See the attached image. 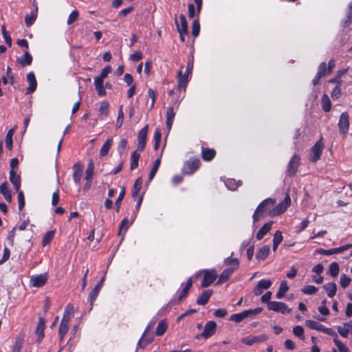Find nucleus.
Instances as JSON below:
<instances>
[{"mask_svg":"<svg viewBox=\"0 0 352 352\" xmlns=\"http://www.w3.org/2000/svg\"><path fill=\"white\" fill-rule=\"evenodd\" d=\"M276 200L272 198H267L263 200L256 208L253 214V220L254 222L258 221L265 214L269 215V211L272 210V208L274 206Z\"/></svg>","mask_w":352,"mask_h":352,"instance_id":"1","label":"nucleus"},{"mask_svg":"<svg viewBox=\"0 0 352 352\" xmlns=\"http://www.w3.org/2000/svg\"><path fill=\"white\" fill-rule=\"evenodd\" d=\"M262 311L263 309L261 307H257L254 309L245 310L241 313L232 314L230 316V320L235 322H241L246 318L259 314Z\"/></svg>","mask_w":352,"mask_h":352,"instance_id":"2","label":"nucleus"},{"mask_svg":"<svg viewBox=\"0 0 352 352\" xmlns=\"http://www.w3.org/2000/svg\"><path fill=\"white\" fill-rule=\"evenodd\" d=\"M291 204V199L288 193L286 194L285 199L277 206L269 211L270 217H276L283 213Z\"/></svg>","mask_w":352,"mask_h":352,"instance_id":"3","label":"nucleus"},{"mask_svg":"<svg viewBox=\"0 0 352 352\" xmlns=\"http://www.w3.org/2000/svg\"><path fill=\"white\" fill-rule=\"evenodd\" d=\"M323 148H324V144L322 141V139H320L316 142V144L312 147V148L310 151V154H309L310 161L312 162H316L320 158Z\"/></svg>","mask_w":352,"mask_h":352,"instance_id":"4","label":"nucleus"},{"mask_svg":"<svg viewBox=\"0 0 352 352\" xmlns=\"http://www.w3.org/2000/svg\"><path fill=\"white\" fill-rule=\"evenodd\" d=\"M200 164L201 162L199 159H190L184 164V173L186 175H191L199 168Z\"/></svg>","mask_w":352,"mask_h":352,"instance_id":"5","label":"nucleus"},{"mask_svg":"<svg viewBox=\"0 0 352 352\" xmlns=\"http://www.w3.org/2000/svg\"><path fill=\"white\" fill-rule=\"evenodd\" d=\"M338 125L340 133H347L350 125L349 116L347 112H344L340 115Z\"/></svg>","mask_w":352,"mask_h":352,"instance_id":"6","label":"nucleus"},{"mask_svg":"<svg viewBox=\"0 0 352 352\" xmlns=\"http://www.w3.org/2000/svg\"><path fill=\"white\" fill-rule=\"evenodd\" d=\"M300 163V157L299 155L295 154L290 160L287 169V173L289 176H294L298 171Z\"/></svg>","mask_w":352,"mask_h":352,"instance_id":"7","label":"nucleus"},{"mask_svg":"<svg viewBox=\"0 0 352 352\" xmlns=\"http://www.w3.org/2000/svg\"><path fill=\"white\" fill-rule=\"evenodd\" d=\"M204 278L202 283L201 284V287H207L211 283H212L217 278V272L214 270H204L203 271Z\"/></svg>","mask_w":352,"mask_h":352,"instance_id":"8","label":"nucleus"},{"mask_svg":"<svg viewBox=\"0 0 352 352\" xmlns=\"http://www.w3.org/2000/svg\"><path fill=\"white\" fill-rule=\"evenodd\" d=\"M268 309L280 312L284 314L285 313H289L291 311V309H289L287 305L283 302L278 301H272L268 302Z\"/></svg>","mask_w":352,"mask_h":352,"instance_id":"9","label":"nucleus"},{"mask_svg":"<svg viewBox=\"0 0 352 352\" xmlns=\"http://www.w3.org/2000/svg\"><path fill=\"white\" fill-rule=\"evenodd\" d=\"M148 130V126H144L138 133V150L142 151L146 146V135Z\"/></svg>","mask_w":352,"mask_h":352,"instance_id":"10","label":"nucleus"},{"mask_svg":"<svg viewBox=\"0 0 352 352\" xmlns=\"http://www.w3.org/2000/svg\"><path fill=\"white\" fill-rule=\"evenodd\" d=\"M350 248H352V244H346L343 246L336 248H331L329 250H324V249H318L317 252L319 254H323V255H331L334 254H339L341 253L345 250H347Z\"/></svg>","mask_w":352,"mask_h":352,"instance_id":"11","label":"nucleus"},{"mask_svg":"<svg viewBox=\"0 0 352 352\" xmlns=\"http://www.w3.org/2000/svg\"><path fill=\"white\" fill-rule=\"evenodd\" d=\"M267 336L263 334L258 336H247L242 339L241 342L248 346L253 345L255 343L263 342L267 340Z\"/></svg>","mask_w":352,"mask_h":352,"instance_id":"12","label":"nucleus"},{"mask_svg":"<svg viewBox=\"0 0 352 352\" xmlns=\"http://www.w3.org/2000/svg\"><path fill=\"white\" fill-rule=\"evenodd\" d=\"M217 328V324L214 321H209L204 326V331L201 336L204 338H208L214 334Z\"/></svg>","mask_w":352,"mask_h":352,"instance_id":"13","label":"nucleus"},{"mask_svg":"<svg viewBox=\"0 0 352 352\" xmlns=\"http://www.w3.org/2000/svg\"><path fill=\"white\" fill-rule=\"evenodd\" d=\"M272 283L270 280L262 279L254 289V293L256 296L261 295L264 289H267L272 285Z\"/></svg>","mask_w":352,"mask_h":352,"instance_id":"14","label":"nucleus"},{"mask_svg":"<svg viewBox=\"0 0 352 352\" xmlns=\"http://www.w3.org/2000/svg\"><path fill=\"white\" fill-rule=\"evenodd\" d=\"M151 327H152V324H149L148 325V327L145 329L142 338L140 339V340L138 342V347L144 348L147 344H148L153 342V337H146Z\"/></svg>","mask_w":352,"mask_h":352,"instance_id":"15","label":"nucleus"},{"mask_svg":"<svg viewBox=\"0 0 352 352\" xmlns=\"http://www.w3.org/2000/svg\"><path fill=\"white\" fill-rule=\"evenodd\" d=\"M47 279V276L46 274L33 276L30 278V283L33 287H40L46 283Z\"/></svg>","mask_w":352,"mask_h":352,"instance_id":"16","label":"nucleus"},{"mask_svg":"<svg viewBox=\"0 0 352 352\" xmlns=\"http://www.w3.org/2000/svg\"><path fill=\"white\" fill-rule=\"evenodd\" d=\"M27 80L29 83V87L27 88L26 94H30L36 90L37 87L36 80L33 72H30L27 74Z\"/></svg>","mask_w":352,"mask_h":352,"instance_id":"17","label":"nucleus"},{"mask_svg":"<svg viewBox=\"0 0 352 352\" xmlns=\"http://www.w3.org/2000/svg\"><path fill=\"white\" fill-rule=\"evenodd\" d=\"M104 280V277H102L101 278V280L95 286L94 289L89 294L88 300H89V302H90V305H93L94 302L95 301L97 296H98L99 292L103 285Z\"/></svg>","mask_w":352,"mask_h":352,"instance_id":"18","label":"nucleus"},{"mask_svg":"<svg viewBox=\"0 0 352 352\" xmlns=\"http://www.w3.org/2000/svg\"><path fill=\"white\" fill-rule=\"evenodd\" d=\"M73 179L76 184H79L81 179L82 173L83 170V166L80 163H76L73 166Z\"/></svg>","mask_w":352,"mask_h":352,"instance_id":"19","label":"nucleus"},{"mask_svg":"<svg viewBox=\"0 0 352 352\" xmlns=\"http://www.w3.org/2000/svg\"><path fill=\"white\" fill-rule=\"evenodd\" d=\"M189 76L186 74H183L182 69L179 70L177 76L178 81V87L179 89H186L188 82Z\"/></svg>","mask_w":352,"mask_h":352,"instance_id":"20","label":"nucleus"},{"mask_svg":"<svg viewBox=\"0 0 352 352\" xmlns=\"http://www.w3.org/2000/svg\"><path fill=\"white\" fill-rule=\"evenodd\" d=\"M0 193H1L3 195L5 199L7 201L11 202L12 192H11L10 188L8 186V184L6 182L2 183L0 185Z\"/></svg>","mask_w":352,"mask_h":352,"instance_id":"21","label":"nucleus"},{"mask_svg":"<svg viewBox=\"0 0 352 352\" xmlns=\"http://www.w3.org/2000/svg\"><path fill=\"white\" fill-rule=\"evenodd\" d=\"M45 327V320L40 318L36 329V334L38 337V342H40L44 337V329Z\"/></svg>","mask_w":352,"mask_h":352,"instance_id":"22","label":"nucleus"},{"mask_svg":"<svg viewBox=\"0 0 352 352\" xmlns=\"http://www.w3.org/2000/svg\"><path fill=\"white\" fill-rule=\"evenodd\" d=\"M338 331L341 336L346 338L349 333H352V321L344 323L342 327H338Z\"/></svg>","mask_w":352,"mask_h":352,"instance_id":"23","label":"nucleus"},{"mask_svg":"<svg viewBox=\"0 0 352 352\" xmlns=\"http://www.w3.org/2000/svg\"><path fill=\"white\" fill-rule=\"evenodd\" d=\"M216 155V151L213 148H202L201 157L204 161H211Z\"/></svg>","mask_w":352,"mask_h":352,"instance_id":"24","label":"nucleus"},{"mask_svg":"<svg viewBox=\"0 0 352 352\" xmlns=\"http://www.w3.org/2000/svg\"><path fill=\"white\" fill-rule=\"evenodd\" d=\"M10 181L13 184L16 191H19L21 186V178L14 170L10 171Z\"/></svg>","mask_w":352,"mask_h":352,"instance_id":"25","label":"nucleus"},{"mask_svg":"<svg viewBox=\"0 0 352 352\" xmlns=\"http://www.w3.org/2000/svg\"><path fill=\"white\" fill-rule=\"evenodd\" d=\"M212 294V290H210V289L204 290L201 293V294L197 298V301H196L197 304H198L199 305H206L208 302V301Z\"/></svg>","mask_w":352,"mask_h":352,"instance_id":"26","label":"nucleus"},{"mask_svg":"<svg viewBox=\"0 0 352 352\" xmlns=\"http://www.w3.org/2000/svg\"><path fill=\"white\" fill-rule=\"evenodd\" d=\"M234 272V268H226L225 269L223 272L221 274L219 278L217 283V285H221L225 282H226L232 273Z\"/></svg>","mask_w":352,"mask_h":352,"instance_id":"27","label":"nucleus"},{"mask_svg":"<svg viewBox=\"0 0 352 352\" xmlns=\"http://www.w3.org/2000/svg\"><path fill=\"white\" fill-rule=\"evenodd\" d=\"M272 222H268L265 223L257 232L256 236V239L258 240H261L264 237V236L270 231V230L272 229Z\"/></svg>","mask_w":352,"mask_h":352,"instance_id":"28","label":"nucleus"},{"mask_svg":"<svg viewBox=\"0 0 352 352\" xmlns=\"http://www.w3.org/2000/svg\"><path fill=\"white\" fill-rule=\"evenodd\" d=\"M74 306L72 304H68L65 309V311H64V314H63L62 320L69 322L71 318L74 316Z\"/></svg>","mask_w":352,"mask_h":352,"instance_id":"29","label":"nucleus"},{"mask_svg":"<svg viewBox=\"0 0 352 352\" xmlns=\"http://www.w3.org/2000/svg\"><path fill=\"white\" fill-rule=\"evenodd\" d=\"M17 61L22 67H25L31 65L32 57L31 54L26 51L22 56L17 58Z\"/></svg>","mask_w":352,"mask_h":352,"instance_id":"30","label":"nucleus"},{"mask_svg":"<svg viewBox=\"0 0 352 352\" xmlns=\"http://www.w3.org/2000/svg\"><path fill=\"white\" fill-rule=\"evenodd\" d=\"M175 113L173 107H168L166 111V126L168 130L170 131L174 120Z\"/></svg>","mask_w":352,"mask_h":352,"instance_id":"31","label":"nucleus"},{"mask_svg":"<svg viewBox=\"0 0 352 352\" xmlns=\"http://www.w3.org/2000/svg\"><path fill=\"white\" fill-rule=\"evenodd\" d=\"M179 20L180 24H178L177 20H175L177 31L188 32V23L186 19V16L184 14H181L179 16Z\"/></svg>","mask_w":352,"mask_h":352,"instance_id":"32","label":"nucleus"},{"mask_svg":"<svg viewBox=\"0 0 352 352\" xmlns=\"http://www.w3.org/2000/svg\"><path fill=\"white\" fill-rule=\"evenodd\" d=\"M323 288L325 289L327 296L329 298H333L337 291V286L336 284L334 283H329L323 286Z\"/></svg>","mask_w":352,"mask_h":352,"instance_id":"33","label":"nucleus"},{"mask_svg":"<svg viewBox=\"0 0 352 352\" xmlns=\"http://www.w3.org/2000/svg\"><path fill=\"white\" fill-rule=\"evenodd\" d=\"M270 246L264 245L260 248L257 252L256 257L258 260L264 261L269 255Z\"/></svg>","mask_w":352,"mask_h":352,"instance_id":"34","label":"nucleus"},{"mask_svg":"<svg viewBox=\"0 0 352 352\" xmlns=\"http://www.w3.org/2000/svg\"><path fill=\"white\" fill-rule=\"evenodd\" d=\"M69 322L67 321H64L61 320L59 329H58V334L60 337V340H63L65 335L67 333L69 329Z\"/></svg>","mask_w":352,"mask_h":352,"instance_id":"35","label":"nucleus"},{"mask_svg":"<svg viewBox=\"0 0 352 352\" xmlns=\"http://www.w3.org/2000/svg\"><path fill=\"white\" fill-rule=\"evenodd\" d=\"M138 151H139L137 149L136 151H134L131 154L130 166V168L131 170H134L138 166V161L140 157V154L139 153Z\"/></svg>","mask_w":352,"mask_h":352,"instance_id":"36","label":"nucleus"},{"mask_svg":"<svg viewBox=\"0 0 352 352\" xmlns=\"http://www.w3.org/2000/svg\"><path fill=\"white\" fill-rule=\"evenodd\" d=\"M112 142H113V138H109L103 144V145L102 146L100 151V155L101 157L105 156L108 154V152H109V148L112 144Z\"/></svg>","mask_w":352,"mask_h":352,"instance_id":"37","label":"nucleus"},{"mask_svg":"<svg viewBox=\"0 0 352 352\" xmlns=\"http://www.w3.org/2000/svg\"><path fill=\"white\" fill-rule=\"evenodd\" d=\"M168 324L164 320H162L157 324L155 334L158 336H162L167 330Z\"/></svg>","mask_w":352,"mask_h":352,"instance_id":"38","label":"nucleus"},{"mask_svg":"<svg viewBox=\"0 0 352 352\" xmlns=\"http://www.w3.org/2000/svg\"><path fill=\"white\" fill-rule=\"evenodd\" d=\"M289 290V287L287 285V282L283 280L280 283L279 289L276 294L278 299H281L284 297L285 293Z\"/></svg>","mask_w":352,"mask_h":352,"instance_id":"39","label":"nucleus"},{"mask_svg":"<svg viewBox=\"0 0 352 352\" xmlns=\"http://www.w3.org/2000/svg\"><path fill=\"white\" fill-rule=\"evenodd\" d=\"M109 103L107 101H102L100 104V107L98 109L100 119H104V117H107L108 115V111H109Z\"/></svg>","mask_w":352,"mask_h":352,"instance_id":"40","label":"nucleus"},{"mask_svg":"<svg viewBox=\"0 0 352 352\" xmlns=\"http://www.w3.org/2000/svg\"><path fill=\"white\" fill-rule=\"evenodd\" d=\"M305 325L311 329L317 330L318 331H321L322 330H324L323 325L316 321H314V320H306Z\"/></svg>","mask_w":352,"mask_h":352,"instance_id":"41","label":"nucleus"},{"mask_svg":"<svg viewBox=\"0 0 352 352\" xmlns=\"http://www.w3.org/2000/svg\"><path fill=\"white\" fill-rule=\"evenodd\" d=\"M160 162H161L160 158H157L155 160V162L153 164V167L148 174V182H151L153 179V178L155 177V175L160 167Z\"/></svg>","mask_w":352,"mask_h":352,"instance_id":"42","label":"nucleus"},{"mask_svg":"<svg viewBox=\"0 0 352 352\" xmlns=\"http://www.w3.org/2000/svg\"><path fill=\"white\" fill-rule=\"evenodd\" d=\"M142 178L139 177L135 180V182L133 184V192H132V196L133 198H135L138 195V194L142 188Z\"/></svg>","mask_w":352,"mask_h":352,"instance_id":"43","label":"nucleus"},{"mask_svg":"<svg viewBox=\"0 0 352 352\" xmlns=\"http://www.w3.org/2000/svg\"><path fill=\"white\" fill-rule=\"evenodd\" d=\"M111 67L110 66H106L101 71L100 76H96L94 78V81L100 80V82H103L104 79L108 76L109 74L111 73Z\"/></svg>","mask_w":352,"mask_h":352,"instance_id":"44","label":"nucleus"},{"mask_svg":"<svg viewBox=\"0 0 352 352\" xmlns=\"http://www.w3.org/2000/svg\"><path fill=\"white\" fill-rule=\"evenodd\" d=\"M192 280L191 278H190L187 280L186 285L184 286L181 294L179 296V300H182L184 298H185L187 296L189 289L192 287Z\"/></svg>","mask_w":352,"mask_h":352,"instance_id":"45","label":"nucleus"},{"mask_svg":"<svg viewBox=\"0 0 352 352\" xmlns=\"http://www.w3.org/2000/svg\"><path fill=\"white\" fill-rule=\"evenodd\" d=\"M322 109L325 112H329L331 109V103L329 96L327 94H324L321 99Z\"/></svg>","mask_w":352,"mask_h":352,"instance_id":"46","label":"nucleus"},{"mask_svg":"<svg viewBox=\"0 0 352 352\" xmlns=\"http://www.w3.org/2000/svg\"><path fill=\"white\" fill-rule=\"evenodd\" d=\"M94 164L92 160H90L88 163L87 168L85 171V179L87 181H91L92 175L94 174Z\"/></svg>","mask_w":352,"mask_h":352,"instance_id":"47","label":"nucleus"},{"mask_svg":"<svg viewBox=\"0 0 352 352\" xmlns=\"http://www.w3.org/2000/svg\"><path fill=\"white\" fill-rule=\"evenodd\" d=\"M340 271L339 265L336 262L331 263L329 265V272L333 277H336Z\"/></svg>","mask_w":352,"mask_h":352,"instance_id":"48","label":"nucleus"},{"mask_svg":"<svg viewBox=\"0 0 352 352\" xmlns=\"http://www.w3.org/2000/svg\"><path fill=\"white\" fill-rule=\"evenodd\" d=\"M54 236V231H49L44 235L43 240H42V244L43 246H45L48 245Z\"/></svg>","mask_w":352,"mask_h":352,"instance_id":"49","label":"nucleus"},{"mask_svg":"<svg viewBox=\"0 0 352 352\" xmlns=\"http://www.w3.org/2000/svg\"><path fill=\"white\" fill-rule=\"evenodd\" d=\"M13 135V130H9L6 136V146L9 150H11L12 148Z\"/></svg>","mask_w":352,"mask_h":352,"instance_id":"50","label":"nucleus"},{"mask_svg":"<svg viewBox=\"0 0 352 352\" xmlns=\"http://www.w3.org/2000/svg\"><path fill=\"white\" fill-rule=\"evenodd\" d=\"M131 225V223L129 222V219L127 218H124L121 221V223L120 225V229L118 231V235H122V232L124 230V232L128 230L129 226Z\"/></svg>","mask_w":352,"mask_h":352,"instance_id":"51","label":"nucleus"},{"mask_svg":"<svg viewBox=\"0 0 352 352\" xmlns=\"http://www.w3.org/2000/svg\"><path fill=\"white\" fill-rule=\"evenodd\" d=\"M318 291V288L314 285H307L302 289L303 294L307 295H312L316 294Z\"/></svg>","mask_w":352,"mask_h":352,"instance_id":"52","label":"nucleus"},{"mask_svg":"<svg viewBox=\"0 0 352 352\" xmlns=\"http://www.w3.org/2000/svg\"><path fill=\"white\" fill-rule=\"evenodd\" d=\"M293 333L296 336L298 337L302 340H305L304 329L302 327L299 325L294 327L293 329Z\"/></svg>","mask_w":352,"mask_h":352,"instance_id":"53","label":"nucleus"},{"mask_svg":"<svg viewBox=\"0 0 352 352\" xmlns=\"http://www.w3.org/2000/svg\"><path fill=\"white\" fill-rule=\"evenodd\" d=\"M94 84L98 94L101 96H104L106 94V91L103 86V82H100V80L94 81Z\"/></svg>","mask_w":352,"mask_h":352,"instance_id":"54","label":"nucleus"},{"mask_svg":"<svg viewBox=\"0 0 352 352\" xmlns=\"http://www.w3.org/2000/svg\"><path fill=\"white\" fill-rule=\"evenodd\" d=\"M23 344V339L21 337L16 338L14 344L12 352H21Z\"/></svg>","mask_w":352,"mask_h":352,"instance_id":"55","label":"nucleus"},{"mask_svg":"<svg viewBox=\"0 0 352 352\" xmlns=\"http://www.w3.org/2000/svg\"><path fill=\"white\" fill-rule=\"evenodd\" d=\"M225 263L227 265H231L230 268H234V271L239 267V262L237 258H228L225 260Z\"/></svg>","mask_w":352,"mask_h":352,"instance_id":"56","label":"nucleus"},{"mask_svg":"<svg viewBox=\"0 0 352 352\" xmlns=\"http://www.w3.org/2000/svg\"><path fill=\"white\" fill-rule=\"evenodd\" d=\"M351 281V278L348 277L346 274L341 275L340 279V284L342 288L347 287L349 285Z\"/></svg>","mask_w":352,"mask_h":352,"instance_id":"57","label":"nucleus"},{"mask_svg":"<svg viewBox=\"0 0 352 352\" xmlns=\"http://www.w3.org/2000/svg\"><path fill=\"white\" fill-rule=\"evenodd\" d=\"M36 20V14L32 12L30 14H27L25 18V24L28 27L31 26Z\"/></svg>","mask_w":352,"mask_h":352,"instance_id":"58","label":"nucleus"},{"mask_svg":"<svg viewBox=\"0 0 352 352\" xmlns=\"http://www.w3.org/2000/svg\"><path fill=\"white\" fill-rule=\"evenodd\" d=\"M200 30L199 21L195 19L192 24V34L193 36L197 37L199 35Z\"/></svg>","mask_w":352,"mask_h":352,"instance_id":"59","label":"nucleus"},{"mask_svg":"<svg viewBox=\"0 0 352 352\" xmlns=\"http://www.w3.org/2000/svg\"><path fill=\"white\" fill-rule=\"evenodd\" d=\"M78 16H79V13L77 10L72 11V13L68 16V19L67 21V25L72 24L78 19Z\"/></svg>","mask_w":352,"mask_h":352,"instance_id":"60","label":"nucleus"},{"mask_svg":"<svg viewBox=\"0 0 352 352\" xmlns=\"http://www.w3.org/2000/svg\"><path fill=\"white\" fill-rule=\"evenodd\" d=\"M1 30H2V34H3V37L5 40V42L9 47H10L12 45V38H11L10 34H8V32L6 31L4 25H2Z\"/></svg>","mask_w":352,"mask_h":352,"instance_id":"61","label":"nucleus"},{"mask_svg":"<svg viewBox=\"0 0 352 352\" xmlns=\"http://www.w3.org/2000/svg\"><path fill=\"white\" fill-rule=\"evenodd\" d=\"M124 120V112L122 111V105L120 107L119 111H118V116L116 122V127L120 128L122 125Z\"/></svg>","mask_w":352,"mask_h":352,"instance_id":"62","label":"nucleus"},{"mask_svg":"<svg viewBox=\"0 0 352 352\" xmlns=\"http://www.w3.org/2000/svg\"><path fill=\"white\" fill-rule=\"evenodd\" d=\"M333 342L337 346L340 352H349V349L341 341L338 339H334Z\"/></svg>","mask_w":352,"mask_h":352,"instance_id":"63","label":"nucleus"},{"mask_svg":"<svg viewBox=\"0 0 352 352\" xmlns=\"http://www.w3.org/2000/svg\"><path fill=\"white\" fill-rule=\"evenodd\" d=\"M317 74L320 75L321 77H323L326 74H328L327 70L326 63L322 62L320 64V65L318 67V72Z\"/></svg>","mask_w":352,"mask_h":352,"instance_id":"64","label":"nucleus"}]
</instances>
